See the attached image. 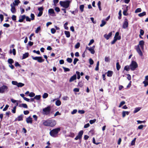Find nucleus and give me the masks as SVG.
<instances>
[{
	"label": "nucleus",
	"instance_id": "f257e3e1",
	"mask_svg": "<svg viewBox=\"0 0 148 148\" xmlns=\"http://www.w3.org/2000/svg\"><path fill=\"white\" fill-rule=\"evenodd\" d=\"M43 124L46 126L53 127L56 125V121L54 120H49L45 121Z\"/></svg>",
	"mask_w": 148,
	"mask_h": 148
},
{
	"label": "nucleus",
	"instance_id": "f03ea898",
	"mask_svg": "<svg viewBox=\"0 0 148 148\" xmlns=\"http://www.w3.org/2000/svg\"><path fill=\"white\" fill-rule=\"evenodd\" d=\"M60 130V128L53 129L50 132V134L52 137H56L57 136Z\"/></svg>",
	"mask_w": 148,
	"mask_h": 148
},
{
	"label": "nucleus",
	"instance_id": "7ed1b4c3",
	"mask_svg": "<svg viewBox=\"0 0 148 148\" xmlns=\"http://www.w3.org/2000/svg\"><path fill=\"white\" fill-rule=\"evenodd\" d=\"M71 1H60V4L61 6L65 8H67L69 6Z\"/></svg>",
	"mask_w": 148,
	"mask_h": 148
},
{
	"label": "nucleus",
	"instance_id": "20e7f679",
	"mask_svg": "<svg viewBox=\"0 0 148 148\" xmlns=\"http://www.w3.org/2000/svg\"><path fill=\"white\" fill-rule=\"evenodd\" d=\"M129 66L131 70L132 71H134L138 67V64L136 61H132Z\"/></svg>",
	"mask_w": 148,
	"mask_h": 148
},
{
	"label": "nucleus",
	"instance_id": "39448f33",
	"mask_svg": "<svg viewBox=\"0 0 148 148\" xmlns=\"http://www.w3.org/2000/svg\"><path fill=\"white\" fill-rule=\"evenodd\" d=\"M8 87L6 86L3 85L0 87V93H4L5 92L8 91Z\"/></svg>",
	"mask_w": 148,
	"mask_h": 148
},
{
	"label": "nucleus",
	"instance_id": "423d86ee",
	"mask_svg": "<svg viewBox=\"0 0 148 148\" xmlns=\"http://www.w3.org/2000/svg\"><path fill=\"white\" fill-rule=\"evenodd\" d=\"M50 111V107H47L43 109V114L45 115H48Z\"/></svg>",
	"mask_w": 148,
	"mask_h": 148
},
{
	"label": "nucleus",
	"instance_id": "0eeeda50",
	"mask_svg": "<svg viewBox=\"0 0 148 148\" xmlns=\"http://www.w3.org/2000/svg\"><path fill=\"white\" fill-rule=\"evenodd\" d=\"M12 83L14 85H16L18 87H21L24 85V84L21 82L18 83L17 82L12 81Z\"/></svg>",
	"mask_w": 148,
	"mask_h": 148
},
{
	"label": "nucleus",
	"instance_id": "6e6552de",
	"mask_svg": "<svg viewBox=\"0 0 148 148\" xmlns=\"http://www.w3.org/2000/svg\"><path fill=\"white\" fill-rule=\"evenodd\" d=\"M83 134V131L82 130L80 131L78 135L75 138V140H77L78 139H80L82 138V136Z\"/></svg>",
	"mask_w": 148,
	"mask_h": 148
},
{
	"label": "nucleus",
	"instance_id": "1a4fd4ad",
	"mask_svg": "<svg viewBox=\"0 0 148 148\" xmlns=\"http://www.w3.org/2000/svg\"><path fill=\"white\" fill-rule=\"evenodd\" d=\"M145 42L143 40H140L139 42V44L137 46L140 47L142 50L144 49V45Z\"/></svg>",
	"mask_w": 148,
	"mask_h": 148
},
{
	"label": "nucleus",
	"instance_id": "9d476101",
	"mask_svg": "<svg viewBox=\"0 0 148 148\" xmlns=\"http://www.w3.org/2000/svg\"><path fill=\"white\" fill-rule=\"evenodd\" d=\"M95 48V46L94 45L92 47H90V48L87 47L86 48V49H87L89 51H90L91 53L92 54H94L95 53V51L94 50Z\"/></svg>",
	"mask_w": 148,
	"mask_h": 148
},
{
	"label": "nucleus",
	"instance_id": "9b49d317",
	"mask_svg": "<svg viewBox=\"0 0 148 148\" xmlns=\"http://www.w3.org/2000/svg\"><path fill=\"white\" fill-rule=\"evenodd\" d=\"M10 6L11 7V11L13 14H15L16 12L15 6L13 4H11Z\"/></svg>",
	"mask_w": 148,
	"mask_h": 148
},
{
	"label": "nucleus",
	"instance_id": "f8f14e48",
	"mask_svg": "<svg viewBox=\"0 0 148 148\" xmlns=\"http://www.w3.org/2000/svg\"><path fill=\"white\" fill-rule=\"evenodd\" d=\"M26 16L25 15H20L19 17V19L18 20V21L19 22H23Z\"/></svg>",
	"mask_w": 148,
	"mask_h": 148
},
{
	"label": "nucleus",
	"instance_id": "ddd939ff",
	"mask_svg": "<svg viewBox=\"0 0 148 148\" xmlns=\"http://www.w3.org/2000/svg\"><path fill=\"white\" fill-rule=\"evenodd\" d=\"M26 121L27 123L31 124L32 123V119L30 116H29L26 118Z\"/></svg>",
	"mask_w": 148,
	"mask_h": 148
},
{
	"label": "nucleus",
	"instance_id": "4468645a",
	"mask_svg": "<svg viewBox=\"0 0 148 148\" xmlns=\"http://www.w3.org/2000/svg\"><path fill=\"white\" fill-rule=\"evenodd\" d=\"M128 26V22L126 19H125V20L124 21V22L123 23V28L124 29H125Z\"/></svg>",
	"mask_w": 148,
	"mask_h": 148
},
{
	"label": "nucleus",
	"instance_id": "2eb2a0df",
	"mask_svg": "<svg viewBox=\"0 0 148 148\" xmlns=\"http://www.w3.org/2000/svg\"><path fill=\"white\" fill-rule=\"evenodd\" d=\"M23 114H21L18 116L17 118H16L14 121H21L23 120Z\"/></svg>",
	"mask_w": 148,
	"mask_h": 148
},
{
	"label": "nucleus",
	"instance_id": "dca6fc26",
	"mask_svg": "<svg viewBox=\"0 0 148 148\" xmlns=\"http://www.w3.org/2000/svg\"><path fill=\"white\" fill-rule=\"evenodd\" d=\"M136 49L139 54L140 56H142L143 55V53L140 49V47L139 46H137Z\"/></svg>",
	"mask_w": 148,
	"mask_h": 148
},
{
	"label": "nucleus",
	"instance_id": "f3484780",
	"mask_svg": "<svg viewBox=\"0 0 148 148\" xmlns=\"http://www.w3.org/2000/svg\"><path fill=\"white\" fill-rule=\"evenodd\" d=\"M112 35V32L109 33L108 35L105 34L104 35V37L107 39L108 40Z\"/></svg>",
	"mask_w": 148,
	"mask_h": 148
},
{
	"label": "nucleus",
	"instance_id": "a211bd4d",
	"mask_svg": "<svg viewBox=\"0 0 148 148\" xmlns=\"http://www.w3.org/2000/svg\"><path fill=\"white\" fill-rule=\"evenodd\" d=\"M121 39V37L120 36H119L117 37V38H115L114 37V39L112 41L111 43L112 44H114L115 43L117 40H120Z\"/></svg>",
	"mask_w": 148,
	"mask_h": 148
},
{
	"label": "nucleus",
	"instance_id": "6ab92c4d",
	"mask_svg": "<svg viewBox=\"0 0 148 148\" xmlns=\"http://www.w3.org/2000/svg\"><path fill=\"white\" fill-rule=\"evenodd\" d=\"M77 78V76L75 74L72 76L71 78H70L69 81L70 82H72L73 81L75 80Z\"/></svg>",
	"mask_w": 148,
	"mask_h": 148
},
{
	"label": "nucleus",
	"instance_id": "aec40b11",
	"mask_svg": "<svg viewBox=\"0 0 148 148\" xmlns=\"http://www.w3.org/2000/svg\"><path fill=\"white\" fill-rule=\"evenodd\" d=\"M20 3V1L19 0H15L14 2L13 3L11 4H13V5L14 6L18 5V4Z\"/></svg>",
	"mask_w": 148,
	"mask_h": 148
},
{
	"label": "nucleus",
	"instance_id": "412c9836",
	"mask_svg": "<svg viewBox=\"0 0 148 148\" xmlns=\"http://www.w3.org/2000/svg\"><path fill=\"white\" fill-rule=\"evenodd\" d=\"M29 54L28 52L25 53L23 54V55L22 59H25L27 58L29 56Z\"/></svg>",
	"mask_w": 148,
	"mask_h": 148
},
{
	"label": "nucleus",
	"instance_id": "4be33fe9",
	"mask_svg": "<svg viewBox=\"0 0 148 148\" xmlns=\"http://www.w3.org/2000/svg\"><path fill=\"white\" fill-rule=\"evenodd\" d=\"M19 106L20 107H23L24 108H27V106L26 104L22 103L20 104L19 105Z\"/></svg>",
	"mask_w": 148,
	"mask_h": 148
},
{
	"label": "nucleus",
	"instance_id": "5701e85b",
	"mask_svg": "<svg viewBox=\"0 0 148 148\" xmlns=\"http://www.w3.org/2000/svg\"><path fill=\"white\" fill-rule=\"evenodd\" d=\"M64 34L67 37L69 38L70 37V34L69 32L68 31H65L64 32Z\"/></svg>",
	"mask_w": 148,
	"mask_h": 148
},
{
	"label": "nucleus",
	"instance_id": "b1692460",
	"mask_svg": "<svg viewBox=\"0 0 148 148\" xmlns=\"http://www.w3.org/2000/svg\"><path fill=\"white\" fill-rule=\"evenodd\" d=\"M113 73V72L112 71H108L107 72V76L109 77H110L112 76Z\"/></svg>",
	"mask_w": 148,
	"mask_h": 148
},
{
	"label": "nucleus",
	"instance_id": "393cba45",
	"mask_svg": "<svg viewBox=\"0 0 148 148\" xmlns=\"http://www.w3.org/2000/svg\"><path fill=\"white\" fill-rule=\"evenodd\" d=\"M48 13L51 14H54V11L53 9L51 8L48 10Z\"/></svg>",
	"mask_w": 148,
	"mask_h": 148
},
{
	"label": "nucleus",
	"instance_id": "a878e982",
	"mask_svg": "<svg viewBox=\"0 0 148 148\" xmlns=\"http://www.w3.org/2000/svg\"><path fill=\"white\" fill-rule=\"evenodd\" d=\"M127 8H128V7L127 6V7L126 8V10H124L123 12V14L125 16H127L128 14L127 13Z\"/></svg>",
	"mask_w": 148,
	"mask_h": 148
},
{
	"label": "nucleus",
	"instance_id": "bb28decb",
	"mask_svg": "<svg viewBox=\"0 0 148 148\" xmlns=\"http://www.w3.org/2000/svg\"><path fill=\"white\" fill-rule=\"evenodd\" d=\"M140 109L141 108L140 107L136 108L134 111V113H135L139 111L140 110Z\"/></svg>",
	"mask_w": 148,
	"mask_h": 148
},
{
	"label": "nucleus",
	"instance_id": "cd10ccee",
	"mask_svg": "<svg viewBox=\"0 0 148 148\" xmlns=\"http://www.w3.org/2000/svg\"><path fill=\"white\" fill-rule=\"evenodd\" d=\"M44 60L42 59L41 57H39L37 61L39 62H43Z\"/></svg>",
	"mask_w": 148,
	"mask_h": 148
},
{
	"label": "nucleus",
	"instance_id": "c85d7f7f",
	"mask_svg": "<svg viewBox=\"0 0 148 148\" xmlns=\"http://www.w3.org/2000/svg\"><path fill=\"white\" fill-rule=\"evenodd\" d=\"M61 104V101L59 100H57L56 102V104L58 106H60Z\"/></svg>",
	"mask_w": 148,
	"mask_h": 148
},
{
	"label": "nucleus",
	"instance_id": "c756f323",
	"mask_svg": "<svg viewBox=\"0 0 148 148\" xmlns=\"http://www.w3.org/2000/svg\"><path fill=\"white\" fill-rule=\"evenodd\" d=\"M106 23V22L102 20L101 21V23L100 25L101 27L103 26Z\"/></svg>",
	"mask_w": 148,
	"mask_h": 148
},
{
	"label": "nucleus",
	"instance_id": "7c9ffc66",
	"mask_svg": "<svg viewBox=\"0 0 148 148\" xmlns=\"http://www.w3.org/2000/svg\"><path fill=\"white\" fill-rule=\"evenodd\" d=\"M130 69V66L128 65L125 66L124 68V69L127 71H129Z\"/></svg>",
	"mask_w": 148,
	"mask_h": 148
},
{
	"label": "nucleus",
	"instance_id": "2f4dec72",
	"mask_svg": "<svg viewBox=\"0 0 148 148\" xmlns=\"http://www.w3.org/2000/svg\"><path fill=\"white\" fill-rule=\"evenodd\" d=\"M116 68L117 70H119L121 68V66L118 62L116 63Z\"/></svg>",
	"mask_w": 148,
	"mask_h": 148
},
{
	"label": "nucleus",
	"instance_id": "473e14b6",
	"mask_svg": "<svg viewBox=\"0 0 148 148\" xmlns=\"http://www.w3.org/2000/svg\"><path fill=\"white\" fill-rule=\"evenodd\" d=\"M146 13L145 12H144L142 13H140L138 14V16L140 17L146 15Z\"/></svg>",
	"mask_w": 148,
	"mask_h": 148
},
{
	"label": "nucleus",
	"instance_id": "72a5a7b5",
	"mask_svg": "<svg viewBox=\"0 0 148 148\" xmlns=\"http://www.w3.org/2000/svg\"><path fill=\"white\" fill-rule=\"evenodd\" d=\"M40 97L41 96L40 95H37L35 96L34 98L37 100H39L40 99Z\"/></svg>",
	"mask_w": 148,
	"mask_h": 148
},
{
	"label": "nucleus",
	"instance_id": "f704fd0d",
	"mask_svg": "<svg viewBox=\"0 0 148 148\" xmlns=\"http://www.w3.org/2000/svg\"><path fill=\"white\" fill-rule=\"evenodd\" d=\"M84 8V5H82L80 6L79 8L81 12L83 11Z\"/></svg>",
	"mask_w": 148,
	"mask_h": 148
},
{
	"label": "nucleus",
	"instance_id": "c9c22d12",
	"mask_svg": "<svg viewBox=\"0 0 148 148\" xmlns=\"http://www.w3.org/2000/svg\"><path fill=\"white\" fill-rule=\"evenodd\" d=\"M48 95L47 93H45L42 96V97L44 99H45L48 97Z\"/></svg>",
	"mask_w": 148,
	"mask_h": 148
},
{
	"label": "nucleus",
	"instance_id": "e433bc0d",
	"mask_svg": "<svg viewBox=\"0 0 148 148\" xmlns=\"http://www.w3.org/2000/svg\"><path fill=\"white\" fill-rule=\"evenodd\" d=\"M125 102L124 101H121L120 104L119 106V108L121 107L123 105L125 104Z\"/></svg>",
	"mask_w": 148,
	"mask_h": 148
},
{
	"label": "nucleus",
	"instance_id": "4c0bfd02",
	"mask_svg": "<svg viewBox=\"0 0 148 148\" xmlns=\"http://www.w3.org/2000/svg\"><path fill=\"white\" fill-rule=\"evenodd\" d=\"M41 28L40 26L38 27L35 31V33H38V32L40 30Z\"/></svg>",
	"mask_w": 148,
	"mask_h": 148
},
{
	"label": "nucleus",
	"instance_id": "58836bf2",
	"mask_svg": "<svg viewBox=\"0 0 148 148\" xmlns=\"http://www.w3.org/2000/svg\"><path fill=\"white\" fill-rule=\"evenodd\" d=\"M8 62L10 64H12L14 63V61L12 59H9L8 60Z\"/></svg>",
	"mask_w": 148,
	"mask_h": 148
},
{
	"label": "nucleus",
	"instance_id": "ea45409f",
	"mask_svg": "<svg viewBox=\"0 0 148 148\" xmlns=\"http://www.w3.org/2000/svg\"><path fill=\"white\" fill-rule=\"evenodd\" d=\"M143 83L144 84L145 87H146L148 85V82L147 81L145 80Z\"/></svg>",
	"mask_w": 148,
	"mask_h": 148
},
{
	"label": "nucleus",
	"instance_id": "a19ab883",
	"mask_svg": "<svg viewBox=\"0 0 148 148\" xmlns=\"http://www.w3.org/2000/svg\"><path fill=\"white\" fill-rule=\"evenodd\" d=\"M16 106H15L13 108V109L12 110V112L13 113H16Z\"/></svg>",
	"mask_w": 148,
	"mask_h": 148
},
{
	"label": "nucleus",
	"instance_id": "79ce46f5",
	"mask_svg": "<svg viewBox=\"0 0 148 148\" xmlns=\"http://www.w3.org/2000/svg\"><path fill=\"white\" fill-rule=\"evenodd\" d=\"M62 68L64 69V72L69 71H70V69L69 68H66L64 67H63Z\"/></svg>",
	"mask_w": 148,
	"mask_h": 148
},
{
	"label": "nucleus",
	"instance_id": "37998d69",
	"mask_svg": "<svg viewBox=\"0 0 148 148\" xmlns=\"http://www.w3.org/2000/svg\"><path fill=\"white\" fill-rule=\"evenodd\" d=\"M105 60L106 62H109L110 60V58L109 57H106L105 58Z\"/></svg>",
	"mask_w": 148,
	"mask_h": 148
},
{
	"label": "nucleus",
	"instance_id": "c03bdc74",
	"mask_svg": "<svg viewBox=\"0 0 148 148\" xmlns=\"http://www.w3.org/2000/svg\"><path fill=\"white\" fill-rule=\"evenodd\" d=\"M76 74H77V79H79L80 78V73L79 72L77 71L76 72Z\"/></svg>",
	"mask_w": 148,
	"mask_h": 148
},
{
	"label": "nucleus",
	"instance_id": "a18cd8bd",
	"mask_svg": "<svg viewBox=\"0 0 148 148\" xmlns=\"http://www.w3.org/2000/svg\"><path fill=\"white\" fill-rule=\"evenodd\" d=\"M66 61L68 62L71 63L72 61V59L70 58H68L66 59Z\"/></svg>",
	"mask_w": 148,
	"mask_h": 148
},
{
	"label": "nucleus",
	"instance_id": "49530a36",
	"mask_svg": "<svg viewBox=\"0 0 148 148\" xmlns=\"http://www.w3.org/2000/svg\"><path fill=\"white\" fill-rule=\"evenodd\" d=\"M35 95V94L32 92H30L29 95V96L31 97H34Z\"/></svg>",
	"mask_w": 148,
	"mask_h": 148
},
{
	"label": "nucleus",
	"instance_id": "de8ad7c7",
	"mask_svg": "<svg viewBox=\"0 0 148 148\" xmlns=\"http://www.w3.org/2000/svg\"><path fill=\"white\" fill-rule=\"evenodd\" d=\"M30 16L31 17V19L32 20H34L35 16L34 14L32 13L31 14Z\"/></svg>",
	"mask_w": 148,
	"mask_h": 148
},
{
	"label": "nucleus",
	"instance_id": "09e8293b",
	"mask_svg": "<svg viewBox=\"0 0 148 148\" xmlns=\"http://www.w3.org/2000/svg\"><path fill=\"white\" fill-rule=\"evenodd\" d=\"M11 18L13 21H15L16 20V16L15 15H13Z\"/></svg>",
	"mask_w": 148,
	"mask_h": 148
},
{
	"label": "nucleus",
	"instance_id": "8fccbe9b",
	"mask_svg": "<svg viewBox=\"0 0 148 148\" xmlns=\"http://www.w3.org/2000/svg\"><path fill=\"white\" fill-rule=\"evenodd\" d=\"M96 121V120L95 119H94L93 120H90L89 121V122L90 124H92L95 122Z\"/></svg>",
	"mask_w": 148,
	"mask_h": 148
},
{
	"label": "nucleus",
	"instance_id": "3c124183",
	"mask_svg": "<svg viewBox=\"0 0 148 148\" xmlns=\"http://www.w3.org/2000/svg\"><path fill=\"white\" fill-rule=\"evenodd\" d=\"M79 61L78 59L77 58H75L73 61V64L74 65L75 64L77 63V62Z\"/></svg>",
	"mask_w": 148,
	"mask_h": 148
},
{
	"label": "nucleus",
	"instance_id": "603ef678",
	"mask_svg": "<svg viewBox=\"0 0 148 148\" xmlns=\"http://www.w3.org/2000/svg\"><path fill=\"white\" fill-rule=\"evenodd\" d=\"M25 19H26V21H27L30 22L31 21V18H30L28 16H26V18H25Z\"/></svg>",
	"mask_w": 148,
	"mask_h": 148
},
{
	"label": "nucleus",
	"instance_id": "864d4df0",
	"mask_svg": "<svg viewBox=\"0 0 148 148\" xmlns=\"http://www.w3.org/2000/svg\"><path fill=\"white\" fill-rule=\"evenodd\" d=\"M67 22H66L64 25V28L66 30H68V27H67Z\"/></svg>",
	"mask_w": 148,
	"mask_h": 148
},
{
	"label": "nucleus",
	"instance_id": "5fc2aeb1",
	"mask_svg": "<svg viewBox=\"0 0 148 148\" xmlns=\"http://www.w3.org/2000/svg\"><path fill=\"white\" fill-rule=\"evenodd\" d=\"M136 138H134L132 141L131 143V145H134L135 144Z\"/></svg>",
	"mask_w": 148,
	"mask_h": 148
},
{
	"label": "nucleus",
	"instance_id": "6e6d98bb",
	"mask_svg": "<svg viewBox=\"0 0 148 148\" xmlns=\"http://www.w3.org/2000/svg\"><path fill=\"white\" fill-rule=\"evenodd\" d=\"M80 44L78 42L75 45V48L76 49H78L80 47Z\"/></svg>",
	"mask_w": 148,
	"mask_h": 148
},
{
	"label": "nucleus",
	"instance_id": "4d7b16f0",
	"mask_svg": "<svg viewBox=\"0 0 148 148\" xmlns=\"http://www.w3.org/2000/svg\"><path fill=\"white\" fill-rule=\"evenodd\" d=\"M75 136V134L71 132L69 135V136L70 137L73 138Z\"/></svg>",
	"mask_w": 148,
	"mask_h": 148
},
{
	"label": "nucleus",
	"instance_id": "13d9d810",
	"mask_svg": "<svg viewBox=\"0 0 148 148\" xmlns=\"http://www.w3.org/2000/svg\"><path fill=\"white\" fill-rule=\"evenodd\" d=\"M141 11V9L140 8H138L135 10V12L136 13L139 12H140Z\"/></svg>",
	"mask_w": 148,
	"mask_h": 148
},
{
	"label": "nucleus",
	"instance_id": "bf43d9fd",
	"mask_svg": "<svg viewBox=\"0 0 148 148\" xmlns=\"http://www.w3.org/2000/svg\"><path fill=\"white\" fill-rule=\"evenodd\" d=\"M89 63H90V65H92V64H93V63H94V62H93V60L91 59V58H90L89 59Z\"/></svg>",
	"mask_w": 148,
	"mask_h": 148
},
{
	"label": "nucleus",
	"instance_id": "052dcab7",
	"mask_svg": "<svg viewBox=\"0 0 148 148\" xmlns=\"http://www.w3.org/2000/svg\"><path fill=\"white\" fill-rule=\"evenodd\" d=\"M56 32V30L54 28H52L51 29V32L52 34H54Z\"/></svg>",
	"mask_w": 148,
	"mask_h": 148
},
{
	"label": "nucleus",
	"instance_id": "680f3d73",
	"mask_svg": "<svg viewBox=\"0 0 148 148\" xmlns=\"http://www.w3.org/2000/svg\"><path fill=\"white\" fill-rule=\"evenodd\" d=\"M8 107H9V106L8 105H6L5 106V107L3 109V111H5L6 110H7Z\"/></svg>",
	"mask_w": 148,
	"mask_h": 148
},
{
	"label": "nucleus",
	"instance_id": "e2e57ef3",
	"mask_svg": "<svg viewBox=\"0 0 148 148\" xmlns=\"http://www.w3.org/2000/svg\"><path fill=\"white\" fill-rule=\"evenodd\" d=\"M94 42V40L93 39L91 40L88 44L89 46L90 45Z\"/></svg>",
	"mask_w": 148,
	"mask_h": 148
},
{
	"label": "nucleus",
	"instance_id": "0e129e2a",
	"mask_svg": "<svg viewBox=\"0 0 148 148\" xmlns=\"http://www.w3.org/2000/svg\"><path fill=\"white\" fill-rule=\"evenodd\" d=\"M83 85V84L82 82H79L78 83V86H79L81 87Z\"/></svg>",
	"mask_w": 148,
	"mask_h": 148
},
{
	"label": "nucleus",
	"instance_id": "69168bd1",
	"mask_svg": "<svg viewBox=\"0 0 148 148\" xmlns=\"http://www.w3.org/2000/svg\"><path fill=\"white\" fill-rule=\"evenodd\" d=\"M77 112V110L76 109L74 110L71 112V114H75Z\"/></svg>",
	"mask_w": 148,
	"mask_h": 148
},
{
	"label": "nucleus",
	"instance_id": "338daca9",
	"mask_svg": "<svg viewBox=\"0 0 148 148\" xmlns=\"http://www.w3.org/2000/svg\"><path fill=\"white\" fill-rule=\"evenodd\" d=\"M3 26L4 27H8L10 26V25L8 24L5 23L3 25Z\"/></svg>",
	"mask_w": 148,
	"mask_h": 148
},
{
	"label": "nucleus",
	"instance_id": "774afa93",
	"mask_svg": "<svg viewBox=\"0 0 148 148\" xmlns=\"http://www.w3.org/2000/svg\"><path fill=\"white\" fill-rule=\"evenodd\" d=\"M55 10L57 12H58L60 11V8L58 7H56L55 8Z\"/></svg>",
	"mask_w": 148,
	"mask_h": 148
}]
</instances>
